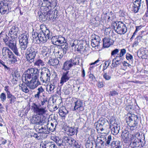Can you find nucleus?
I'll list each match as a JSON object with an SVG mask.
<instances>
[{
	"mask_svg": "<svg viewBox=\"0 0 148 148\" xmlns=\"http://www.w3.org/2000/svg\"><path fill=\"white\" fill-rule=\"evenodd\" d=\"M39 75V70L37 68H32L27 70L23 76V80L25 82L20 86L22 90L25 93H27L30 89L34 90L41 83L38 78Z\"/></svg>",
	"mask_w": 148,
	"mask_h": 148,
	"instance_id": "obj_1",
	"label": "nucleus"
},
{
	"mask_svg": "<svg viewBox=\"0 0 148 148\" xmlns=\"http://www.w3.org/2000/svg\"><path fill=\"white\" fill-rule=\"evenodd\" d=\"M32 106V110L36 114L32 116V118L30 120L32 123L39 125L42 122L45 121L47 119L45 118H42L40 115H43L45 114L47 111L45 109V108H42L41 106H38L35 103H33Z\"/></svg>",
	"mask_w": 148,
	"mask_h": 148,
	"instance_id": "obj_2",
	"label": "nucleus"
},
{
	"mask_svg": "<svg viewBox=\"0 0 148 148\" xmlns=\"http://www.w3.org/2000/svg\"><path fill=\"white\" fill-rule=\"evenodd\" d=\"M144 134H140L138 132H136L132 134L131 138L132 142L130 144V146L132 148H141L144 145L142 144V141L145 139Z\"/></svg>",
	"mask_w": 148,
	"mask_h": 148,
	"instance_id": "obj_3",
	"label": "nucleus"
},
{
	"mask_svg": "<svg viewBox=\"0 0 148 148\" xmlns=\"http://www.w3.org/2000/svg\"><path fill=\"white\" fill-rule=\"evenodd\" d=\"M57 0H42L39 1V5L44 7V10L47 12L51 14V11L58 6Z\"/></svg>",
	"mask_w": 148,
	"mask_h": 148,
	"instance_id": "obj_4",
	"label": "nucleus"
},
{
	"mask_svg": "<svg viewBox=\"0 0 148 148\" xmlns=\"http://www.w3.org/2000/svg\"><path fill=\"white\" fill-rule=\"evenodd\" d=\"M128 117L126 118V122L130 127L132 133L138 132V119L137 115L134 114H130Z\"/></svg>",
	"mask_w": 148,
	"mask_h": 148,
	"instance_id": "obj_5",
	"label": "nucleus"
},
{
	"mask_svg": "<svg viewBox=\"0 0 148 148\" xmlns=\"http://www.w3.org/2000/svg\"><path fill=\"white\" fill-rule=\"evenodd\" d=\"M42 27L45 28L46 29L45 30H42L41 32L39 33L38 40L36 42V43L38 44L45 43L48 39L51 38L52 36V32H50L48 29H47L45 26L41 25L40 28L42 29Z\"/></svg>",
	"mask_w": 148,
	"mask_h": 148,
	"instance_id": "obj_6",
	"label": "nucleus"
},
{
	"mask_svg": "<svg viewBox=\"0 0 148 148\" xmlns=\"http://www.w3.org/2000/svg\"><path fill=\"white\" fill-rule=\"evenodd\" d=\"M115 31L118 34H124L127 32L125 25L121 21H116L112 24Z\"/></svg>",
	"mask_w": 148,
	"mask_h": 148,
	"instance_id": "obj_7",
	"label": "nucleus"
},
{
	"mask_svg": "<svg viewBox=\"0 0 148 148\" xmlns=\"http://www.w3.org/2000/svg\"><path fill=\"white\" fill-rule=\"evenodd\" d=\"M51 75L50 72L47 68L43 67L41 70L40 80L42 83L46 84L50 81V76Z\"/></svg>",
	"mask_w": 148,
	"mask_h": 148,
	"instance_id": "obj_8",
	"label": "nucleus"
},
{
	"mask_svg": "<svg viewBox=\"0 0 148 148\" xmlns=\"http://www.w3.org/2000/svg\"><path fill=\"white\" fill-rule=\"evenodd\" d=\"M37 51L32 47L28 48L25 51V55L27 60L30 63L34 61Z\"/></svg>",
	"mask_w": 148,
	"mask_h": 148,
	"instance_id": "obj_9",
	"label": "nucleus"
},
{
	"mask_svg": "<svg viewBox=\"0 0 148 148\" xmlns=\"http://www.w3.org/2000/svg\"><path fill=\"white\" fill-rule=\"evenodd\" d=\"M48 125V121L47 119L42 122L36 128V131L38 133L42 134H48L49 132L47 130V125Z\"/></svg>",
	"mask_w": 148,
	"mask_h": 148,
	"instance_id": "obj_10",
	"label": "nucleus"
},
{
	"mask_svg": "<svg viewBox=\"0 0 148 148\" xmlns=\"http://www.w3.org/2000/svg\"><path fill=\"white\" fill-rule=\"evenodd\" d=\"M64 140L73 148H80V145L74 138L70 136H64Z\"/></svg>",
	"mask_w": 148,
	"mask_h": 148,
	"instance_id": "obj_11",
	"label": "nucleus"
},
{
	"mask_svg": "<svg viewBox=\"0 0 148 148\" xmlns=\"http://www.w3.org/2000/svg\"><path fill=\"white\" fill-rule=\"evenodd\" d=\"M74 106L73 110H77L78 111H82L84 110L83 106V102L81 100L75 99L74 101Z\"/></svg>",
	"mask_w": 148,
	"mask_h": 148,
	"instance_id": "obj_12",
	"label": "nucleus"
},
{
	"mask_svg": "<svg viewBox=\"0 0 148 148\" xmlns=\"http://www.w3.org/2000/svg\"><path fill=\"white\" fill-rule=\"evenodd\" d=\"M121 136L123 141L125 143H127L131 140L132 134H130L128 130L124 129L122 131Z\"/></svg>",
	"mask_w": 148,
	"mask_h": 148,
	"instance_id": "obj_13",
	"label": "nucleus"
},
{
	"mask_svg": "<svg viewBox=\"0 0 148 148\" xmlns=\"http://www.w3.org/2000/svg\"><path fill=\"white\" fill-rule=\"evenodd\" d=\"M141 0H136L134 1L131 7V10L135 13L138 12L141 5Z\"/></svg>",
	"mask_w": 148,
	"mask_h": 148,
	"instance_id": "obj_14",
	"label": "nucleus"
},
{
	"mask_svg": "<svg viewBox=\"0 0 148 148\" xmlns=\"http://www.w3.org/2000/svg\"><path fill=\"white\" fill-rule=\"evenodd\" d=\"M18 31V28L16 26H13L10 29L8 33L9 36L10 38H17V33Z\"/></svg>",
	"mask_w": 148,
	"mask_h": 148,
	"instance_id": "obj_15",
	"label": "nucleus"
},
{
	"mask_svg": "<svg viewBox=\"0 0 148 148\" xmlns=\"http://www.w3.org/2000/svg\"><path fill=\"white\" fill-rule=\"evenodd\" d=\"M16 38L15 37L11 38L5 45L11 49L16 46Z\"/></svg>",
	"mask_w": 148,
	"mask_h": 148,
	"instance_id": "obj_16",
	"label": "nucleus"
},
{
	"mask_svg": "<svg viewBox=\"0 0 148 148\" xmlns=\"http://www.w3.org/2000/svg\"><path fill=\"white\" fill-rule=\"evenodd\" d=\"M112 133L114 135H116L119 133L120 129V125L118 123H114V125L110 126Z\"/></svg>",
	"mask_w": 148,
	"mask_h": 148,
	"instance_id": "obj_17",
	"label": "nucleus"
},
{
	"mask_svg": "<svg viewBox=\"0 0 148 148\" xmlns=\"http://www.w3.org/2000/svg\"><path fill=\"white\" fill-rule=\"evenodd\" d=\"M42 148H57V147L53 142L46 141L42 143Z\"/></svg>",
	"mask_w": 148,
	"mask_h": 148,
	"instance_id": "obj_18",
	"label": "nucleus"
},
{
	"mask_svg": "<svg viewBox=\"0 0 148 148\" xmlns=\"http://www.w3.org/2000/svg\"><path fill=\"white\" fill-rule=\"evenodd\" d=\"M42 148H57V147L53 142L46 141L42 143Z\"/></svg>",
	"mask_w": 148,
	"mask_h": 148,
	"instance_id": "obj_19",
	"label": "nucleus"
},
{
	"mask_svg": "<svg viewBox=\"0 0 148 148\" xmlns=\"http://www.w3.org/2000/svg\"><path fill=\"white\" fill-rule=\"evenodd\" d=\"M2 55L5 58H9L13 53L12 51L7 47H3L2 49Z\"/></svg>",
	"mask_w": 148,
	"mask_h": 148,
	"instance_id": "obj_20",
	"label": "nucleus"
},
{
	"mask_svg": "<svg viewBox=\"0 0 148 148\" xmlns=\"http://www.w3.org/2000/svg\"><path fill=\"white\" fill-rule=\"evenodd\" d=\"M66 132L67 134L70 136H72L75 134H77V130L75 127H67L66 128Z\"/></svg>",
	"mask_w": 148,
	"mask_h": 148,
	"instance_id": "obj_21",
	"label": "nucleus"
},
{
	"mask_svg": "<svg viewBox=\"0 0 148 148\" xmlns=\"http://www.w3.org/2000/svg\"><path fill=\"white\" fill-rule=\"evenodd\" d=\"M122 60V58H120L118 56H116L112 60V66L113 67H117L121 64Z\"/></svg>",
	"mask_w": 148,
	"mask_h": 148,
	"instance_id": "obj_22",
	"label": "nucleus"
},
{
	"mask_svg": "<svg viewBox=\"0 0 148 148\" xmlns=\"http://www.w3.org/2000/svg\"><path fill=\"white\" fill-rule=\"evenodd\" d=\"M69 71H68L65 72H64L62 75L60 82L62 85L69 79L70 77L69 75Z\"/></svg>",
	"mask_w": 148,
	"mask_h": 148,
	"instance_id": "obj_23",
	"label": "nucleus"
},
{
	"mask_svg": "<svg viewBox=\"0 0 148 148\" xmlns=\"http://www.w3.org/2000/svg\"><path fill=\"white\" fill-rule=\"evenodd\" d=\"M114 41L108 37H105L103 39V46L105 47H108L111 45H112Z\"/></svg>",
	"mask_w": 148,
	"mask_h": 148,
	"instance_id": "obj_24",
	"label": "nucleus"
},
{
	"mask_svg": "<svg viewBox=\"0 0 148 148\" xmlns=\"http://www.w3.org/2000/svg\"><path fill=\"white\" fill-rule=\"evenodd\" d=\"M29 35L27 34H23L20 35L18 37L19 43L28 42V39Z\"/></svg>",
	"mask_w": 148,
	"mask_h": 148,
	"instance_id": "obj_25",
	"label": "nucleus"
},
{
	"mask_svg": "<svg viewBox=\"0 0 148 148\" xmlns=\"http://www.w3.org/2000/svg\"><path fill=\"white\" fill-rule=\"evenodd\" d=\"M73 66L70 60H68L64 63L62 69L65 71H67L69 70Z\"/></svg>",
	"mask_w": 148,
	"mask_h": 148,
	"instance_id": "obj_26",
	"label": "nucleus"
},
{
	"mask_svg": "<svg viewBox=\"0 0 148 148\" xmlns=\"http://www.w3.org/2000/svg\"><path fill=\"white\" fill-rule=\"evenodd\" d=\"M9 38V37L5 33L1 32L0 33V39H2L5 44L8 42Z\"/></svg>",
	"mask_w": 148,
	"mask_h": 148,
	"instance_id": "obj_27",
	"label": "nucleus"
},
{
	"mask_svg": "<svg viewBox=\"0 0 148 148\" xmlns=\"http://www.w3.org/2000/svg\"><path fill=\"white\" fill-rule=\"evenodd\" d=\"M7 98L8 99L9 103L11 104L14 103L16 100V97L11 93L7 95Z\"/></svg>",
	"mask_w": 148,
	"mask_h": 148,
	"instance_id": "obj_28",
	"label": "nucleus"
},
{
	"mask_svg": "<svg viewBox=\"0 0 148 148\" xmlns=\"http://www.w3.org/2000/svg\"><path fill=\"white\" fill-rule=\"evenodd\" d=\"M112 148H121L122 144L119 141H113L111 143Z\"/></svg>",
	"mask_w": 148,
	"mask_h": 148,
	"instance_id": "obj_29",
	"label": "nucleus"
},
{
	"mask_svg": "<svg viewBox=\"0 0 148 148\" xmlns=\"http://www.w3.org/2000/svg\"><path fill=\"white\" fill-rule=\"evenodd\" d=\"M37 94L35 95V98L38 99L40 98V95L44 92V89L43 88L42 86L39 87L37 89Z\"/></svg>",
	"mask_w": 148,
	"mask_h": 148,
	"instance_id": "obj_30",
	"label": "nucleus"
},
{
	"mask_svg": "<svg viewBox=\"0 0 148 148\" xmlns=\"http://www.w3.org/2000/svg\"><path fill=\"white\" fill-rule=\"evenodd\" d=\"M45 65V63L40 59L37 60L34 63V66H36L39 68L44 66Z\"/></svg>",
	"mask_w": 148,
	"mask_h": 148,
	"instance_id": "obj_31",
	"label": "nucleus"
},
{
	"mask_svg": "<svg viewBox=\"0 0 148 148\" xmlns=\"http://www.w3.org/2000/svg\"><path fill=\"white\" fill-rule=\"evenodd\" d=\"M65 42H66V41L65 40V38L62 36H59L57 42H56L55 45L60 46V45H61L62 44H64Z\"/></svg>",
	"mask_w": 148,
	"mask_h": 148,
	"instance_id": "obj_32",
	"label": "nucleus"
},
{
	"mask_svg": "<svg viewBox=\"0 0 148 148\" xmlns=\"http://www.w3.org/2000/svg\"><path fill=\"white\" fill-rule=\"evenodd\" d=\"M28 43V42L20 43L21 53H24L27 47Z\"/></svg>",
	"mask_w": 148,
	"mask_h": 148,
	"instance_id": "obj_33",
	"label": "nucleus"
},
{
	"mask_svg": "<svg viewBox=\"0 0 148 148\" xmlns=\"http://www.w3.org/2000/svg\"><path fill=\"white\" fill-rule=\"evenodd\" d=\"M68 113V111L65 108L62 109L60 108L59 111V113L60 115L64 119L65 117V116Z\"/></svg>",
	"mask_w": 148,
	"mask_h": 148,
	"instance_id": "obj_34",
	"label": "nucleus"
},
{
	"mask_svg": "<svg viewBox=\"0 0 148 148\" xmlns=\"http://www.w3.org/2000/svg\"><path fill=\"white\" fill-rule=\"evenodd\" d=\"M56 88L55 85L51 84L48 85L47 88V90L49 94H51L54 92V89Z\"/></svg>",
	"mask_w": 148,
	"mask_h": 148,
	"instance_id": "obj_35",
	"label": "nucleus"
},
{
	"mask_svg": "<svg viewBox=\"0 0 148 148\" xmlns=\"http://www.w3.org/2000/svg\"><path fill=\"white\" fill-rule=\"evenodd\" d=\"M69 60L73 65V66L77 64H79V58H77L76 57L70 59Z\"/></svg>",
	"mask_w": 148,
	"mask_h": 148,
	"instance_id": "obj_36",
	"label": "nucleus"
},
{
	"mask_svg": "<svg viewBox=\"0 0 148 148\" xmlns=\"http://www.w3.org/2000/svg\"><path fill=\"white\" fill-rule=\"evenodd\" d=\"M112 71H109L108 73H105L103 75V77L106 80H109L111 78Z\"/></svg>",
	"mask_w": 148,
	"mask_h": 148,
	"instance_id": "obj_37",
	"label": "nucleus"
},
{
	"mask_svg": "<svg viewBox=\"0 0 148 148\" xmlns=\"http://www.w3.org/2000/svg\"><path fill=\"white\" fill-rule=\"evenodd\" d=\"M48 49L46 47H42L41 52V54L44 57H47L48 56L49 54L48 53Z\"/></svg>",
	"mask_w": 148,
	"mask_h": 148,
	"instance_id": "obj_38",
	"label": "nucleus"
},
{
	"mask_svg": "<svg viewBox=\"0 0 148 148\" xmlns=\"http://www.w3.org/2000/svg\"><path fill=\"white\" fill-rule=\"evenodd\" d=\"M10 59L11 62L12 63H14L16 62L17 61H18L20 59L18 58H17L15 56L13 53L11 56L9 58Z\"/></svg>",
	"mask_w": 148,
	"mask_h": 148,
	"instance_id": "obj_39",
	"label": "nucleus"
},
{
	"mask_svg": "<svg viewBox=\"0 0 148 148\" xmlns=\"http://www.w3.org/2000/svg\"><path fill=\"white\" fill-rule=\"evenodd\" d=\"M142 36H139L136 38L135 41L133 44L132 47H134L137 46L138 45L139 43L141 41L142 39Z\"/></svg>",
	"mask_w": 148,
	"mask_h": 148,
	"instance_id": "obj_40",
	"label": "nucleus"
},
{
	"mask_svg": "<svg viewBox=\"0 0 148 148\" xmlns=\"http://www.w3.org/2000/svg\"><path fill=\"white\" fill-rule=\"evenodd\" d=\"M53 141L56 143L59 146L62 145L63 141L59 137L55 136L54 138Z\"/></svg>",
	"mask_w": 148,
	"mask_h": 148,
	"instance_id": "obj_41",
	"label": "nucleus"
},
{
	"mask_svg": "<svg viewBox=\"0 0 148 148\" xmlns=\"http://www.w3.org/2000/svg\"><path fill=\"white\" fill-rule=\"evenodd\" d=\"M47 130L53 132L55 130L56 125L51 123L50 125L48 123V125H47Z\"/></svg>",
	"mask_w": 148,
	"mask_h": 148,
	"instance_id": "obj_42",
	"label": "nucleus"
},
{
	"mask_svg": "<svg viewBox=\"0 0 148 148\" xmlns=\"http://www.w3.org/2000/svg\"><path fill=\"white\" fill-rule=\"evenodd\" d=\"M97 122H99V123H100L103 127L105 124H108V123L107 119L103 118H100Z\"/></svg>",
	"mask_w": 148,
	"mask_h": 148,
	"instance_id": "obj_43",
	"label": "nucleus"
},
{
	"mask_svg": "<svg viewBox=\"0 0 148 148\" xmlns=\"http://www.w3.org/2000/svg\"><path fill=\"white\" fill-rule=\"evenodd\" d=\"M47 102V98L46 97L43 98V99L41 101V105H39V106L40 105V107L42 108H45V110Z\"/></svg>",
	"mask_w": 148,
	"mask_h": 148,
	"instance_id": "obj_44",
	"label": "nucleus"
},
{
	"mask_svg": "<svg viewBox=\"0 0 148 148\" xmlns=\"http://www.w3.org/2000/svg\"><path fill=\"white\" fill-rule=\"evenodd\" d=\"M61 47L60 49L64 52L66 53L68 49V45L67 42H65L64 44L61 45Z\"/></svg>",
	"mask_w": 148,
	"mask_h": 148,
	"instance_id": "obj_45",
	"label": "nucleus"
},
{
	"mask_svg": "<svg viewBox=\"0 0 148 148\" xmlns=\"http://www.w3.org/2000/svg\"><path fill=\"white\" fill-rule=\"evenodd\" d=\"M100 41H98L96 40L92 39L91 41V45L94 47L99 45Z\"/></svg>",
	"mask_w": 148,
	"mask_h": 148,
	"instance_id": "obj_46",
	"label": "nucleus"
},
{
	"mask_svg": "<svg viewBox=\"0 0 148 148\" xmlns=\"http://www.w3.org/2000/svg\"><path fill=\"white\" fill-rule=\"evenodd\" d=\"M95 124L96 126V128L97 131L100 130L101 131H102L104 130V127L100 123H99V122H97L95 123Z\"/></svg>",
	"mask_w": 148,
	"mask_h": 148,
	"instance_id": "obj_47",
	"label": "nucleus"
},
{
	"mask_svg": "<svg viewBox=\"0 0 148 148\" xmlns=\"http://www.w3.org/2000/svg\"><path fill=\"white\" fill-rule=\"evenodd\" d=\"M39 36V34L37 32L34 33V34H32V37L33 40L36 43L38 40V37Z\"/></svg>",
	"mask_w": 148,
	"mask_h": 148,
	"instance_id": "obj_48",
	"label": "nucleus"
},
{
	"mask_svg": "<svg viewBox=\"0 0 148 148\" xmlns=\"http://www.w3.org/2000/svg\"><path fill=\"white\" fill-rule=\"evenodd\" d=\"M11 49L13 51L14 53L18 57L19 56L20 57L21 56V55L18 51L16 46L12 49Z\"/></svg>",
	"mask_w": 148,
	"mask_h": 148,
	"instance_id": "obj_49",
	"label": "nucleus"
},
{
	"mask_svg": "<svg viewBox=\"0 0 148 148\" xmlns=\"http://www.w3.org/2000/svg\"><path fill=\"white\" fill-rule=\"evenodd\" d=\"M126 53V50L125 49H121L119 54H118V56L120 58H122L123 56Z\"/></svg>",
	"mask_w": 148,
	"mask_h": 148,
	"instance_id": "obj_50",
	"label": "nucleus"
},
{
	"mask_svg": "<svg viewBox=\"0 0 148 148\" xmlns=\"http://www.w3.org/2000/svg\"><path fill=\"white\" fill-rule=\"evenodd\" d=\"M58 37L59 36H54L52 37L51 39V41L52 42V43L53 44L56 45V42H57L58 39Z\"/></svg>",
	"mask_w": 148,
	"mask_h": 148,
	"instance_id": "obj_51",
	"label": "nucleus"
},
{
	"mask_svg": "<svg viewBox=\"0 0 148 148\" xmlns=\"http://www.w3.org/2000/svg\"><path fill=\"white\" fill-rule=\"evenodd\" d=\"M52 66H58L59 64V61L57 59H52Z\"/></svg>",
	"mask_w": 148,
	"mask_h": 148,
	"instance_id": "obj_52",
	"label": "nucleus"
},
{
	"mask_svg": "<svg viewBox=\"0 0 148 148\" xmlns=\"http://www.w3.org/2000/svg\"><path fill=\"white\" fill-rule=\"evenodd\" d=\"M58 53L59 56V58H61L66 53L64 52L60 49H59V51H58Z\"/></svg>",
	"mask_w": 148,
	"mask_h": 148,
	"instance_id": "obj_53",
	"label": "nucleus"
},
{
	"mask_svg": "<svg viewBox=\"0 0 148 148\" xmlns=\"http://www.w3.org/2000/svg\"><path fill=\"white\" fill-rule=\"evenodd\" d=\"M119 51V49H115L112 50L111 52V56H115L116 54L118 55V53Z\"/></svg>",
	"mask_w": 148,
	"mask_h": 148,
	"instance_id": "obj_54",
	"label": "nucleus"
},
{
	"mask_svg": "<svg viewBox=\"0 0 148 148\" xmlns=\"http://www.w3.org/2000/svg\"><path fill=\"white\" fill-rule=\"evenodd\" d=\"M0 98L2 102H4L6 99V97L5 94L4 93H2L0 95Z\"/></svg>",
	"mask_w": 148,
	"mask_h": 148,
	"instance_id": "obj_55",
	"label": "nucleus"
},
{
	"mask_svg": "<svg viewBox=\"0 0 148 148\" xmlns=\"http://www.w3.org/2000/svg\"><path fill=\"white\" fill-rule=\"evenodd\" d=\"M126 58L127 60H131V61H132L133 60L132 56L128 53L126 54Z\"/></svg>",
	"mask_w": 148,
	"mask_h": 148,
	"instance_id": "obj_56",
	"label": "nucleus"
},
{
	"mask_svg": "<svg viewBox=\"0 0 148 148\" xmlns=\"http://www.w3.org/2000/svg\"><path fill=\"white\" fill-rule=\"evenodd\" d=\"M110 63V62H109L108 61H106L104 62V66H103V71H104V70L107 69L108 66L109 65Z\"/></svg>",
	"mask_w": 148,
	"mask_h": 148,
	"instance_id": "obj_57",
	"label": "nucleus"
},
{
	"mask_svg": "<svg viewBox=\"0 0 148 148\" xmlns=\"http://www.w3.org/2000/svg\"><path fill=\"white\" fill-rule=\"evenodd\" d=\"M118 94V93L115 90H112L110 92L109 95L110 96H113Z\"/></svg>",
	"mask_w": 148,
	"mask_h": 148,
	"instance_id": "obj_58",
	"label": "nucleus"
},
{
	"mask_svg": "<svg viewBox=\"0 0 148 148\" xmlns=\"http://www.w3.org/2000/svg\"><path fill=\"white\" fill-rule=\"evenodd\" d=\"M98 140L105 142V141L106 140V137L105 136H101L100 137H98Z\"/></svg>",
	"mask_w": 148,
	"mask_h": 148,
	"instance_id": "obj_59",
	"label": "nucleus"
},
{
	"mask_svg": "<svg viewBox=\"0 0 148 148\" xmlns=\"http://www.w3.org/2000/svg\"><path fill=\"white\" fill-rule=\"evenodd\" d=\"M115 17L114 16H112L111 17L109 16L108 17V21H112L113 23L112 24L115 22H116L115 21H114V18H115Z\"/></svg>",
	"mask_w": 148,
	"mask_h": 148,
	"instance_id": "obj_60",
	"label": "nucleus"
},
{
	"mask_svg": "<svg viewBox=\"0 0 148 148\" xmlns=\"http://www.w3.org/2000/svg\"><path fill=\"white\" fill-rule=\"evenodd\" d=\"M86 148H93V143H87L85 144Z\"/></svg>",
	"mask_w": 148,
	"mask_h": 148,
	"instance_id": "obj_61",
	"label": "nucleus"
},
{
	"mask_svg": "<svg viewBox=\"0 0 148 148\" xmlns=\"http://www.w3.org/2000/svg\"><path fill=\"white\" fill-rule=\"evenodd\" d=\"M110 122L111 125H113L114 123H116V121L115 120V119L114 117H112L110 119Z\"/></svg>",
	"mask_w": 148,
	"mask_h": 148,
	"instance_id": "obj_62",
	"label": "nucleus"
},
{
	"mask_svg": "<svg viewBox=\"0 0 148 148\" xmlns=\"http://www.w3.org/2000/svg\"><path fill=\"white\" fill-rule=\"evenodd\" d=\"M112 140L111 136L110 135H109L108 137L107 140L106 142V144L107 145H109L110 143V142Z\"/></svg>",
	"mask_w": 148,
	"mask_h": 148,
	"instance_id": "obj_63",
	"label": "nucleus"
},
{
	"mask_svg": "<svg viewBox=\"0 0 148 148\" xmlns=\"http://www.w3.org/2000/svg\"><path fill=\"white\" fill-rule=\"evenodd\" d=\"M143 19L145 20V21H148V12L147 11H146L143 17Z\"/></svg>",
	"mask_w": 148,
	"mask_h": 148,
	"instance_id": "obj_64",
	"label": "nucleus"
}]
</instances>
